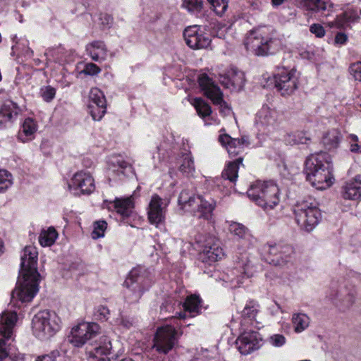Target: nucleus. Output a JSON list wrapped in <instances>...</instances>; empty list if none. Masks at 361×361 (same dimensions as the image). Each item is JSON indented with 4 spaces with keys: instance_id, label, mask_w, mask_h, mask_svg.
Returning <instances> with one entry per match:
<instances>
[{
    "instance_id": "nucleus-21",
    "label": "nucleus",
    "mask_w": 361,
    "mask_h": 361,
    "mask_svg": "<svg viewBox=\"0 0 361 361\" xmlns=\"http://www.w3.org/2000/svg\"><path fill=\"white\" fill-rule=\"evenodd\" d=\"M262 341L257 331H249L243 332L236 340V345L243 355H248L260 347Z\"/></svg>"
},
{
    "instance_id": "nucleus-20",
    "label": "nucleus",
    "mask_w": 361,
    "mask_h": 361,
    "mask_svg": "<svg viewBox=\"0 0 361 361\" xmlns=\"http://www.w3.org/2000/svg\"><path fill=\"white\" fill-rule=\"evenodd\" d=\"M219 82L231 91H240L245 82V74L235 68H231L226 73L219 75Z\"/></svg>"
},
{
    "instance_id": "nucleus-12",
    "label": "nucleus",
    "mask_w": 361,
    "mask_h": 361,
    "mask_svg": "<svg viewBox=\"0 0 361 361\" xmlns=\"http://www.w3.org/2000/svg\"><path fill=\"white\" fill-rule=\"evenodd\" d=\"M178 333L176 328L166 324L158 328L154 339L153 348L159 353L167 354L177 343Z\"/></svg>"
},
{
    "instance_id": "nucleus-60",
    "label": "nucleus",
    "mask_w": 361,
    "mask_h": 361,
    "mask_svg": "<svg viewBox=\"0 0 361 361\" xmlns=\"http://www.w3.org/2000/svg\"><path fill=\"white\" fill-rule=\"evenodd\" d=\"M348 39L347 35L343 32H338L335 37V42L338 44H343Z\"/></svg>"
},
{
    "instance_id": "nucleus-14",
    "label": "nucleus",
    "mask_w": 361,
    "mask_h": 361,
    "mask_svg": "<svg viewBox=\"0 0 361 361\" xmlns=\"http://www.w3.org/2000/svg\"><path fill=\"white\" fill-rule=\"evenodd\" d=\"M274 80L275 87L283 96L291 94L298 87V76L294 69H278Z\"/></svg>"
},
{
    "instance_id": "nucleus-54",
    "label": "nucleus",
    "mask_w": 361,
    "mask_h": 361,
    "mask_svg": "<svg viewBox=\"0 0 361 361\" xmlns=\"http://www.w3.org/2000/svg\"><path fill=\"white\" fill-rule=\"evenodd\" d=\"M286 338L281 334H274L269 338L270 343L275 347H281L286 343Z\"/></svg>"
},
{
    "instance_id": "nucleus-49",
    "label": "nucleus",
    "mask_w": 361,
    "mask_h": 361,
    "mask_svg": "<svg viewBox=\"0 0 361 361\" xmlns=\"http://www.w3.org/2000/svg\"><path fill=\"white\" fill-rule=\"evenodd\" d=\"M107 228V224L105 221H98L94 224V229L92 236L94 239L104 237V232Z\"/></svg>"
},
{
    "instance_id": "nucleus-53",
    "label": "nucleus",
    "mask_w": 361,
    "mask_h": 361,
    "mask_svg": "<svg viewBox=\"0 0 361 361\" xmlns=\"http://www.w3.org/2000/svg\"><path fill=\"white\" fill-rule=\"evenodd\" d=\"M310 32L319 38L323 37L326 34L324 27L319 23H313L311 25L310 27Z\"/></svg>"
},
{
    "instance_id": "nucleus-11",
    "label": "nucleus",
    "mask_w": 361,
    "mask_h": 361,
    "mask_svg": "<svg viewBox=\"0 0 361 361\" xmlns=\"http://www.w3.org/2000/svg\"><path fill=\"white\" fill-rule=\"evenodd\" d=\"M255 126L259 133L271 135L279 129L277 111L263 105L256 114Z\"/></svg>"
},
{
    "instance_id": "nucleus-42",
    "label": "nucleus",
    "mask_w": 361,
    "mask_h": 361,
    "mask_svg": "<svg viewBox=\"0 0 361 361\" xmlns=\"http://www.w3.org/2000/svg\"><path fill=\"white\" fill-rule=\"evenodd\" d=\"M180 171L188 176L193 175L195 169L193 159L190 153L184 155L183 163L180 166Z\"/></svg>"
},
{
    "instance_id": "nucleus-52",
    "label": "nucleus",
    "mask_w": 361,
    "mask_h": 361,
    "mask_svg": "<svg viewBox=\"0 0 361 361\" xmlns=\"http://www.w3.org/2000/svg\"><path fill=\"white\" fill-rule=\"evenodd\" d=\"M350 75L357 81L361 82V62L357 61L353 63L349 68Z\"/></svg>"
},
{
    "instance_id": "nucleus-50",
    "label": "nucleus",
    "mask_w": 361,
    "mask_h": 361,
    "mask_svg": "<svg viewBox=\"0 0 361 361\" xmlns=\"http://www.w3.org/2000/svg\"><path fill=\"white\" fill-rule=\"evenodd\" d=\"M56 89L51 86H43L40 89V95L46 102H50L56 95Z\"/></svg>"
},
{
    "instance_id": "nucleus-41",
    "label": "nucleus",
    "mask_w": 361,
    "mask_h": 361,
    "mask_svg": "<svg viewBox=\"0 0 361 361\" xmlns=\"http://www.w3.org/2000/svg\"><path fill=\"white\" fill-rule=\"evenodd\" d=\"M259 305L257 302L255 300H250L246 303L243 310L242 311V316L245 318L254 319L259 312Z\"/></svg>"
},
{
    "instance_id": "nucleus-26",
    "label": "nucleus",
    "mask_w": 361,
    "mask_h": 361,
    "mask_svg": "<svg viewBox=\"0 0 361 361\" xmlns=\"http://www.w3.org/2000/svg\"><path fill=\"white\" fill-rule=\"evenodd\" d=\"M219 141L221 145L226 148L228 153L231 157L238 155L243 150L244 146L248 145L246 138L234 139L227 134L219 135Z\"/></svg>"
},
{
    "instance_id": "nucleus-5",
    "label": "nucleus",
    "mask_w": 361,
    "mask_h": 361,
    "mask_svg": "<svg viewBox=\"0 0 361 361\" xmlns=\"http://www.w3.org/2000/svg\"><path fill=\"white\" fill-rule=\"evenodd\" d=\"M247 194L264 211L273 209L280 202V190L273 181L257 180L250 185Z\"/></svg>"
},
{
    "instance_id": "nucleus-28",
    "label": "nucleus",
    "mask_w": 361,
    "mask_h": 361,
    "mask_svg": "<svg viewBox=\"0 0 361 361\" xmlns=\"http://www.w3.org/2000/svg\"><path fill=\"white\" fill-rule=\"evenodd\" d=\"M20 111L19 107L12 101H6L0 108V127L13 122Z\"/></svg>"
},
{
    "instance_id": "nucleus-2",
    "label": "nucleus",
    "mask_w": 361,
    "mask_h": 361,
    "mask_svg": "<svg viewBox=\"0 0 361 361\" xmlns=\"http://www.w3.org/2000/svg\"><path fill=\"white\" fill-rule=\"evenodd\" d=\"M37 257L38 252L35 246L28 245L23 249L20 275L17 287L11 293L12 300L30 302L38 292L39 274L37 271Z\"/></svg>"
},
{
    "instance_id": "nucleus-1",
    "label": "nucleus",
    "mask_w": 361,
    "mask_h": 361,
    "mask_svg": "<svg viewBox=\"0 0 361 361\" xmlns=\"http://www.w3.org/2000/svg\"><path fill=\"white\" fill-rule=\"evenodd\" d=\"M228 231L234 236L237 249L242 256L237 262V267L226 274L224 281L230 283L231 288H235L243 283L244 276L250 277L256 271L254 258L244 256L245 251L252 246L254 238L247 227L238 222H230Z\"/></svg>"
},
{
    "instance_id": "nucleus-25",
    "label": "nucleus",
    "mask_w": 361,
    "mask_h": 361,
    "mask_svg": "<svg viewBox=\"0 0 361 361\" xmlns=\"http://www.w3.org/2000/svg\"><path fill=\"white\" fill-rule=\"evenodd\" d=\"M342 197L345 200H359L361 199V174L346 181L342 187Z\"/></svg>"
},
{
    "instance_id": "nucleus-38",
    "label": "nucleus",
    "mask_w": 361,
    "mask_h": 361,
    "mask_svg": "<svg viewBox=\"0 0 361 361\" xmlns=\"http://www.w3.org/2000/svg\"><path fill=\"white\" fill-rule=\"evenodd\" d=\"M284 140L289 145L306 144L307 141L310 140V137L307 132L298 130L288 133Z\"/></svg>"
},
{
    "instance_id": "nucleus-47",
    "label": "nucleus",
    "mask_w": 361,
    "mask_h": 361,
    "mask_svg": "<svg viewBox=\"0 0 361 361\" xmlns=\"http://www.w3.org/2000/svg\"><path fill=\"white\" fill-rule=\"evenodd\" d=\"M213 11L218 15L222 16L228 8V0H207Z\"/></svg>"
},
{
    "instance_id": "nucleus-39",
    "label": "nucleus",
    "mask_w": 361,
    "mask_h": 361,
    "mask_svg": "<svg viewBox=\"0 0 361 361\" xmlns=\"http://www.w3.org/2000/svg\"><path fill=\"white\" fill-rule=\"evenodd\" d=\"M192 104L196 109L198 115L202 118L210 116L212 109L210 106L201 98H195Z\"/></svg>"
},
{
    "instance_id": "nucleus-32",
    "label": "nucleus",
    "mask_w": 361,
    "mask_h": 361,
    "mask_svg": "<svg viewBox=\"0 0 361 361\" xmlns=\"http://www.w3.org/2000/svg\"><path fill=\"white\" fill-rule=\"evenodd\" d=\"M114 202L116 212L123 217H128L131 214L134 207L132 197L126 198H116Z\"/></svg>"
},
{
    "instance_id": "nucleus-33",
    "label": "nucleus",
    "mask_w": 361,
    "mask_h": 361,
    "mask_svg": "<svg viewBox=\"0 0 361 361\" xmlns=\"http://www.w3.org/2000/svg\"><path fill=\"white\" fill-rule=\"evenodd\" d=\"M341 140L340 131L337 129H332L324 135L322 142L326 149L331 150L338 147Z\"/></svg>"
},
{
    "instance_id": "nucleus-64",
    "label": "nucleus",
    "mask_w": 361,
    "mask_h": 361,
    "mask_svg": "<svg viewBox=\"0 0 361 361\" xmlns=\"http://www.w3.org/2000/svg\"><path fill=\"white\" fill-rule=\"evenodd\" d=\"M218 37H219V38H221V37H222V35H218Z\"/></svg>"
},
{
    "instance_id": "nucleus-7",
    "label": "nucleus",
    "mask_w": 361,
    "mask_h": 361,
    "mask_svg": "<svg viewBox=\"0 0 361 361\" xmlns=\"http://www.w3.org/2000/svg\"><path fill=\"white\" fill-rule=\"evenodd\" d=\"M61 319L56 312L43 310L37 312L32 319L33 335L41 341H48L61 329Z\"/></svg>"
},
{
    "instance_id": "nucleus-46",
    "label": "nucleus",
    "mask_w": 361,
    "mask_h": 361,
    "mask_svg": "<svg viewBox=\"0 0 361 361\" xmlns=\"http://www.w3.org/2000/svg\"><path fill=\"white\" fill-rule=\"evenodd\" d=\"M183 6L190 13H199L203 8V0H184Z\"/></svg>"
},
{
    "instance_id": "nucleus-30",
    "label": "nucleus",
    "mask_w": 361,
    "mask_h": 361,
    "mask_svg": "<svg viewBox=\"0 0 361 361\" xmlns=\"http://www.w3.org/2000/svg\"><path fill=\"white\" fill-rule=\"evenodd\" d=\"M37 130V125L36 122L32 118H25L18 134V138L22 142L30 141L35 137Z\"/></svg>"
},
{
    "instance_id": "nucleus-35",
    "label": "nucleus",
    "mask_w": 361,
    "mask_h": 361,
    "mask_svg": "<svg viewBox=\"0 0 361 361\" xmlns=\"http://www.w3.org/2000/svg\"><path fill=\"white\" fill-rule=\"evenodd\" d=\"M113 351L111 340L106 336L100 337L97 345L94 348V356L98 357L102 355H109Z\"/></svg>"
},
{
    "instance_id": "nucleus-15",
    "label": "nucleus",
    "mask_w": 361,
    "mask_h": 361,
    "mask_svg": "<svg viewBox=\"0 0 361 361\" xmlns=\"http://www.w3.org/2000/svg\"><path fill=\"white\" fill-rule=\"evenodd\" d=\"M68 188L76 196L90 195L95 190L94 180L90 172L80 171L73 176Z\"/></svg>"
},
{
    "instance_id": "nucleus-4",
    "label": "nucleus",
    "mask_w": 361,
    "mask_h": 361,
    "mask_svg": "<svg viewBox=\"0 0 361 361\" xmlns=\"http://www.w3.org/2000/svg\"><path fill=\"white\" fill-rule=\"evenodd\" d=\"M244 44L247 51L257 56L274 54L280 45L274 37V30L269 26H259L250 30L246 35Z\"/></svg>"
},
{
    "instance_id": "nucleus-55",
    "label": "nucleus",
    "mask_w": 361,
    "mask_h": 361,
    "mask_svg": "<svg viewBox=\"0 0 361 361\" xmlns=\"http://www.w3.org/2000/svg\"><path fill=\"white\" fill-rule=\"evenodd\" d=\"M83 72L86 75H96L101 72V68L93 63H87Z\"/></svg>"
},
{
    "instance_id": "nucleus-58",
    "label": "nucleus",
    "mask_w": 361,
    "mask_h": 361,
    "mask_svg": "<svg viewBox=\"0 0 361 361\" xmlns=\"http://www.w3.org/2000/svg\"><path fill=\"white\" fill-rule=\"evenodd\" d=\"M59 355V353L58 351H53L50 354L38 357L36 361H56Z\"/></svg>"
},
{
    "instance_id": "nucleus-61",
    "label": "nucleus",
    "mask_w": 361,
    "mask_h": 361,
    "mask_svg": "<svg viewBox=\"0 0 361 361\" xmlns=\"http://www.w3.org/2000/svg\"><path fill=\"white\" fill-rule=\"evenodd\" d=\"M284 2V0H271L274 6H279Z\"/></svg>"
},
{
    "instance_id": "nucleus-43",
    "label": "nucleus",
    "mask_w": 361,
    "mask_h": 361,
    "mask_svg": "<svg viewBox=\"0 0 361 361\" xmlns=\"http://www.w3.org/2000/svg\"><path fill=\"white\" fill-rule=\"evenodd\" d=\"M89 113L94 121H100L106 112V104H88Z\"/></svg>"
},
{
    "instance_id": "nucleus-24",
    "label": "nucleus",
    "mask_w": 361,
    "mask_h": 361,
    "mask_svg": "<svg viewBox=\"0 0 361 361\" xmlns=\"http://www.w3.org/2000/svg\"><path fill=\"white\" fill-rule=\"evenodd\" d=\"M360 13L353 7H348L344 11L337 16L332 21L327 23V26L332 29L345 30L350 24L356 22L360 18Z\"/></svg>"
},
{
    "instance_id": "nucleus-29",
    "label": "nucleus",
    "mask_w": 361,
    "mask_h": 361,
    "mask_svg": "<svg viewBox=\"0 0 361 361\" xmlns=\"http://www.w3.org/2000/svg\"><path fill=\"white\" fill-rule=\"evenodd\" d=\"M87 51L94 61L101 62L107 57V49L102 41H94L87 45Z\"/></svg>"
},
{
    "instance_id": "nucleus-3",
    "label": "nucleus",
    "mask_w": 361,
    "mask_h": 361,
    "mask_svg": "<svg viewBox=\"0 0 361 361\" xmlns=\"http://www.w3.org/2000/svg\"><path fill=\"white\" fill-rule=\"evenodd\" d=\"M306 179L317 190H326L334 183L331 157L325 152L312 154L305 161Z\"/></svg>"
},
{
    "instance_id": "nucleus-34",
    "label": "nucleus",
    "mask_w": 361,
    "mask_h": 361,
    "mask_svg": "<svg viewBox=\"0 0 361 361\" xmlns=\"http://www.w3.org/2000/svg\"><path fill=\"white\" fill-rule=\"evenodd\" d=\"M242 162V157H238L234 161L230 162L222 172L223 178L228 180L231 183L235 182L238 176L239 166Z\"/></svg>"
},
{
    "instance_id": "nucleus-8",
    "label": "nucleus",
    "mask_w": 361,
    "mask_h": 361,
    "mask_svg": "<svg viewBox=\"0 0 361 361\" xmlns=\"http://www.w3.org/2000/svg\"><path fill=\"white\" fill-rule=\"evenodd\" d=\"M127 289L125 298L129 303L139 301L143 293L151 286V279L142 267L133 269L124 282Z\"/></svg>"
},
{
    "instance_id": "nucleus-37",
    "label": "nucleus",
    "mask_w": 361,
    "mask_h": 361,
    "mask_svg": "<svg viewBox=\"0 0 361 361\" xmlns=\"http://www.w3.org/2000/svg\"><path fill=\"white\" fill-rule=\"evenodd\" d=\"M58 237V233L54 228L49 227L41 231L39 236V243L43 247H49L53 245Z\"/></svg>"
},
{
    "instance_id": "nucleus-45",
    "label": "nucleus",
    "mask_w": 361,
    "mask_h": 361,
    "mask_svg": "<svg viewBox=\"0 0 361 361\" xmlns=\"http://www.w3.org/2000/svg\"><path fill=\"white\" fill-rule=\"evenodd\" d=\"M13 184V178L11 173L6 170H0V193L4 192Z\"/></svg>"
},
{
    "instance_id": "nucleus-10",
    "label": "nucleus",
    "mask_w": 361,
    "mask_h": 361,
    "mask_svg": "<svg viewBox=\"0 0 361 361\" xmlns=\"http://www.w3.org/2000/svg\"><path fill=\"white\" fill-rule=\"evenodd\" d=\"M17 314L15 312H4L0 317V361L6 358L13 359L11 345L8 340L11 337L13 328L17 322Z\"/></svg>"
},
{
    "instance_id": "nucleus-13",
    "label": "nucleus",
    "mask_w": 361,
    "mask_h": 361,
    "mask_svg": "<svg viewBox=\"0 0 361 361\" xmlns=\"http://www.w3.org/2000/svg\"><path fill=\"white\" fill-rule=\"evenodd\" d=\"M99 331V326L97 323L81 322L72 328L68 341L75 347H81L94 338Z\"/></svg>"
},
{
    "instance_id": "nucleus-44",
    "label": "nucleus",
    "mask_w": 361,
    "mask_h": 361,
    "mask_svg": "<svg viewBox=\"0 0 361 361\" xmlns=\"http://www.w3.org/2000/svg\"><path fill=\"white\" fill-rule=\"evenodd\" d=\"M106 104L105 96L99 89L93 87L89 94L88 104Z\"/></svg>"
},
{
    "instance_id": "nucleus-31",
    "label": "nucleus",
    "mask_w": 361,
    "mask_h": 361,
    "mask_svg": "<svg viewBox=\"0 0 361 361\" xmlns=\"http://www.w3.org/2000/svg\"><path fill=\"white\" fill-rule=\"evenodd\" d=\"M293 249L291 246L283 245L277 257L269 259V264L274 266H283L290 261Z\"/></svg>"
},
{
    "instance_id": "nucleus-17",
    "label": "nucleus",
    "mask_w": 361,
    "mask_h": 361,
    "mask_svg": "<svg viewBox=\"0 0 361 361\" xmlns=\"http://www.w3.org/2000/svg\"><path fill=\"white\" fill-rule=\"evenodd\" d=\"M169 201L163 200L157 194H154L147 207V217L151 224L158 227L165 220V213Z\"/></svg>"
},
{
    "instance_id": "nucleus-18",
    "label": "nucleus",
    "mask_w": 361,
    "mask_h": 361,
    "mask_svg": "<svg viewBox=\"0 0 361 361\" xmlns=\"http://www.w3.org/2000/svg\"><path fill=\"white\" fill-rule=\"evenodd\" d=\"M185 43L193 49L207 48L211 44V39L203 32L201 26L193 25L187 27L183 32Z\"/></svg>"
},
{
    "instance_id": "nucleus-6",
    "label": "nucleus",
    "mask_w": 361,
    "mask_h": 361,
    "mask_svg": "<svg viewBox=\"0 0 361 361\" xmlns=\"http://www.w3.org/2000/svg\"><path fill=\"white\" fill-rule=\"evenodd\" d=\"M178 204L185 212L209 220L216 207V201L208 195H195L189 190H183L178 197Z\"/></svg>"
},
{
    "instance_id": "nucleus-22",
    "label": "nucleus",
    "mask_w": 361,
    "mask_h": 361,
    "mask_svg": "<svg viewBox=\"0 0 361 361\" xmlns=\"http://www.w3.org/2000/svg\"><path fill=\"white\" fill-rule=\"evenodd\" d=\"M199 85L204 94L210 99L214 104H226L223 99V94L220 88L206 74H202L199 78Z\"/></svg>"
},
{
    "instance_id": "nucleus-62",
    "label": "nucleus",
    "mask_w": 361,
    "mask_h": 361,
    "mask_svg": "<svg viewBox=\"0 0 361 361\" xmlns=\"http://www.w3.org/2000/svg\"><path fill=\"white\" fill-rule=\"evenodd\" d=\"M3 241L0 239V255L3 252Z\"/></svg>"
},
{
    "instance_id": "nucleus-51",
    "label": "nucleus",
    "mask_w": 361,
    "mask_h": 361,
    "mask_svg": "<svg viewBox=\"0 0 361 361\" xmlns=\"http://www.w3.org/2000/svg\"><path fill=\"white\" fill-rule=\"evenodd\" d=\"M350 151L353 153L361 154V145L358 144L359 138L355 134H350L347 137Z\"/></svg>"
},
{
    "instance_id": "nucleus-57",
    "label": "nucleus",
    "mask_w": 361,
    "mask_h": 361,
    "mask_svg": "<svg viewBox=\"0 0 361 361\" xmlns=\"http://www.w3.org/2000/svg\"><path fill=\"white\" fill-rule=\"evenodd\" d=\"M110 312L109 309L103 305L99 306L97 309L96 316L100 320L106 321L109 319Z\"/></svg>"
},
{
    "instance_id": "nucleus-36",
    "label": "nucleus",
    "mask_w": 361,
    "mask_h": 361,
    "mask_svg": "<svg viewBox=\"0 0 361 361\" xmlns=\"http://www.w3.org/2000/svg\"><path fill=\"white\" fill-rule=\"evenodd\" d=\"M292 323L296 333L304 331L310 325V319L304 313H294L292 315Z\"/></svg>"
},
{
    "instance_id": "nucleus-27",
    "label": "nucleus",
    "mask_w": 361,
    "mask_h": 361,
    "mask_svg": "<svg viewBox=\"0 0 361 361\" xmlns=\"http://www.w3.org/2000/svg\"><path fill=\"white\" fill-rule=\"evenodd\" d=\"M183 306L185 312H178L176 317L184 319L186 317V312L194 317L201 311L202 299L198 295H191L187 297Z\"/></svg>"
},
{
    "instance_id": "nucleus-59",
    "label": "nucleus",
    "mask_w": 361,
    "mask_h": 361,
    "mask_svg": "<svg viewBox=\"0 0 361 361\" xmlns=\"http://www.w3.org/2000/svg\"><path fill=\"white\" fill-rule=\"evenodd\" d=\"M99 19L101 20L102 25L104 27H110L113 23V18L108 14L102 15Z\"/></svg>"
},
{
    "instance_id": "nucleus-23",
    "label": "nucleus",
    "mask_w": 361,
    "mask_h": 361,
    "mask_svg": "<svg viewBox=\"0 0 361 361\" xmlns=\"http://www.w3.org/2000/svg\"><path fill=\"white\" fill-rule=\"evenodd\" d=\"M296 4L305 11L319 13L324 16L333 12L334 6L331 0H296Z\"/></svg>"
},
{
    "instance_id": "nucleus-9",
    "label": "nucleus",
    "mask_w": 361,
    "mask_h": 361,
    "mask_svg": "<svg viewBox=\"0 0 361 361\" xmlns=\"http://www.w3.org/2000/svg\"><path fill=\"white\" fill-rule=\"evenodd\" d=\"M295 219L300 228L307 232L313 231L319 224L322 214L314 202L302 201L293 208Z\"/></svg>"
},
{
    "instance_id": "nucleus-19",
    "label": "nucleus",
    "mask_w": 361,
    "mask_h": 361,
    "mask_svg": "<svg viewBox=\"0 0 361 361\" xmlns=\"http://www.w3.org/2000/svg\"><path fill=\"white\" fill-rule=\"evenodd\" d=\"M356 295V290L354 288L348 289L346 287H341L339 289L331 290L327 298L336 307L344 310L348 309L355 303Z\"/></svg>"
},
{
    "instance_id": "nucleus-56",
    "label": "nucleus",
    "mask_w": 361,
    "mask_h": 361,
    "mask_svg": "<svg viewBox=\"0 0 361 361\" xmlns=\"http://www.w3.org/2000/svg\"><path fill=\"white\" fill-rule=\"evenodd\" d=\"M116 322L125 329H130L135 324V320L131 317L121 316V318L117 319Z\"/></svg>"
},
{
    "instance_id": "nucleus-48",
    "label": "nucleus",
    "mask_w": 361,
    "mask_h": 361,
    "mask_svg": "<svg viewBox=\"0 0 361 361\" xmlns=\"http://www.w3.org/2000/svg\"><path fill=\"white\" fill-rule=\"evenodd\" d=\"M128 163L121 157H115L109 162V170L116 171L118 173H123V169L128 166Z\"/></svg>"
},
{
    "instance_id": "nucleus-63",
    "label": "nucleus",
    "mask_w": 361,
    "mask_h": 361,
    "mask_svg": "<svg viewBox=\"0 0 361 361\" xmlns=\"http://www.w3.org/2000/svg\"><path fill=\"white\" fill-rule=\"evenodd\" d=\"M121 361H134V360H132L131 358L126 357V358L122 359Z\"/></svg>"
},
{
    "instance_id": "nucleus-40",
    "label": "nucleus",
    "mask_w": 361,
    "mask_h": 361,
    "mask_svg": "<svg viewBox=\"0 0 361 361\" xmlns=\"http://www.w3.org/2000/svg\"><path fill=\"white\" fill-rule=\"evenodd\" d=\"M282 244H270L267 243L262 247V254L264 260L269 263V259L277 257L281 250Z\"/></svg>"
},
{
    "instance_id": "nucleus-16",
    "label": "nucleus",
    "mask_w": 361,
    "mask_h": 361,
    "mask_svg": "<svg viewBox=\"0 0 361 361\" xmlns=\"http://www.w3.org/2000/svg\"><path fill=\"white\" fill-rule=\"evenodd\" d=\"M202 236L196 238V240L200 244L202 252L201 259L209 264L221 259L224 256L223 248L220 246L219 241L212 236L207 237L204 241Z\"/></svg>"
}]
</instances>
